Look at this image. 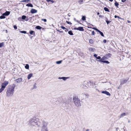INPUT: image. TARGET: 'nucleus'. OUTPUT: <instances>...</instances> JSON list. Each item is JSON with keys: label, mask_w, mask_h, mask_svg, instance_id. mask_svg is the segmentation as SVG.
I'll return each instance as SVG.
<instances>
[{"label": "nucleus", "mask_w": 131, "mask_h": 131, "mask_svg": "<svg viewBox=\"0 0 131 131\" xmlns=\"http://www.w3.org/2000/svg\"><path fill=\"white\" fill-rule=\"evenodd\" d=\"M16 87V85L13 84L10 85L7 88L6 92V96L7 97L12 96L14 93V89Z\"/></svg>", "instance_id": "1"}, {"label": "nucleus", "mask_w": 131, "mask_h": 131, "mask_svg": "<svg viewBox=\"0 0 131 131\" xmlns=\"http://www.w3.org/2000/svg\"><path fill=\"white\" fill-rule=\"evenodd\" d=\"M9 84V82L7 81H4L1 84V88L0 89V93L2 92L5 88Z\"/></svg>", "instance_id": "2"}, {"label": "nucleus", "mask_w": 131, "mask_h": 131, "mask_svg": "<svg viewBox=\"0 0 131 131\" xmlns=\"http://www.w3.org/2000/svg\"><path fill=\"white\" fill-rule=\"evenodd\" d=\"M73 99L75 105L77 106L81 105L80 100L77 97L75 96L74 97Z\"/></svg>", "instance_id": "3"}, {"label": "nucleus", "mask_w": 131, "mask_h": 131, "mask_svg": "<svg viewBox=\"0 0 131 131\" xmlns=\"http://www.w3.org/2000/svg\"><path fill=\"white\" fill-rule=\"evenodd\" d=\"M31 124L34 126L36 125L39 126L40 124V123L39 121V119L37 118L36 119H34V121L31 122Z\"/></svg>", "instance_id": "4"}, {"label": "nucleus", "mask_w": 131, "mask_h": 131, "mask_svg": "<svg viewBox=\"0 0 131 131\" xmlns=\"http://www.w3.org/2000/svg\"><path fill=\"white\" fill-rule=\"evenodd\" d=\"M74 29L75 30H78L81 31H83L84 29L82 27H80L78 28H74Z\"/></svg>", "instance_id": "5"}, {"label": "nucleus", "mask_w": 131, "mask_h": 131, "mask_svg": "<svg viewBox=\"0 0 131 131\" xmlns=\"http://www.w3.org/2000/svg\"><path fill=\"white\" fill-rule=\"evenodd\" d=\"M128 79L129 78H128L127 79H124L121 82L120 85H122L126 83Z\"/></svg>", "instance_id": "6"}, {"label": "nucleus", "mask_w": 131, "mask_h": 131, "mask_svg": "<svg viewBox=\"0 0 131 131\" xmlns=\"http://www.w3.org/2000/svg\"><path fill=\"white\" fill-rule=\"evenodd\" d=\"M22 81V79L21 78H19L15 80V81L17 83H19L21 82Z\"/></svg>", "instance_id": "7"}, {"label": "nucleus", "mask_w": 131, "mask_h": 131, "mask_svg": "<svg viewBox=\"0 0 131 131\" xmlns=\"http://www.w3.org/2000/svg\"><path fill=\"white\" fill-rule=\"evenodd\" d=\"M102 93L105 94H106L107 95L110 96L111 95V94H110V93L108 92L107 91H102Z\"/></svg>", "instance_id": "8"}, {"label": "nucleus", "mask_w": 131, "mask_h": 131, "mask_svg": "<svg viewBox=\"0 0 131 131\" xmlns=\"http://www.w3.org/2000/svg\"><path fill=\"white\" fill-rule=\"evenodd\" d=\"M107 58L105 56H103V57H102L101 59H100V60H98V61L100 62H101V61H103L104 60H106L107 59Z\"/></svg>", "instance_id": "9"}, {"label": "nucleus", "mask_w": 131, "mask_h": 131, "mask_svg": "<svg viewBox=\"0 0 131 131\" xmlns=\"http://www.w3.org/2000/svg\"><path fill=\"white\" fill-rule=\"evenodd\" d=\"M37 10L35 9H32L31 10L30 12L32 14H34L37 13Z\"/></svg>", "instance_id": "10"}, {"label": "nucleus", "mask_w": 131, "mask_h": 131, "mask_svg": "<svg viewBox=\"0 0 131 131\" xmlns=\"http://www.w3.org/2000/svg\"><path fill=\"white\" fill-rule=\"evenodd\" d=\"M10 14V12L9 11H6L5 13L3 14V15L6 16Z\"/></svg>", "instance_id": "11"}, {"label": "nucleus", "mask_w": 131, "mask_h": 131, "mask_svg": "<svg viewBox=\"0 0 131 131\" xmlns=\"http://www.w3.org/2000/svg\"><path fill=\"white\" fill-rule=\"evenodd\" d=\"M29 33L30 35H33L34 36H35V31L33 30H30L29 31Z\"/></svg>", "instance_id": "12"}, {"label": "nucleus", "mask_w": 131, "mask_h": 131, "mask_svg": "<svg viewBox=\"0 0 131 131\" xmlns=\"http://www.w3.org/2000/svg\"><path fill=\"white\" fill-rule=\"evenodd\" d=\"M89 82L90 83V85L91 86H93L95 85V82H93V81H90Z\"/></svg>", "instance_id": "13"}, {"label": "nucleus", "mask_w": 131, "mask_h": 131, "mask_svg": "<svg viewBox=\"0 0 131 131\" xmlns=\"http://www.w3.org/2000/svg\"><path fill=\"white\" fill-rule=\"evenodd\" d=\"M42 131H48L47 129V128L45 126H43L42 127Z\"/></svg>", "instance_id": "14"}, {"label": "nucleus", "mask_w": 131, "mask_h": 131, "mask_svg": "<svg viewBox=\"0 0 131 131\" xmlns=\"http://www.w3.org/2000/svg\"><path fill=\"white\" fill-rule=\"evenodd\" d=\"M32 76V74L30 73L28 75L27 78L28 79H29L31 78Z\"/></svg>", "instance_id": "15"}, {"label": "nucleus", "mask_w": 131, "mask_h": 131, "mask_svg": "<svg viewBox=\"0 0 131 131\" xmlns=\"http://www.w3.org/2000/svg\"><path fill=\"white\" fill-rule=\"evenodd\" d=\"M89 50L91 52H94L95 51V48H90L89 49Z\"/></svg>", "instance_id": "16"}, {"label": "nucleus", "mask_w": 131, "mask_h": 131, "mask_svg": "<svg viewBox=\"0 0 131 131\" xmlns=\"http://www.w3.org/2000/svg\"><path fill=\"white\" fill-rule=\"evenodd\" d=\"M26 6H28V7H33V6L32 4L31 3H28L26 5Z\"/></svg>", "instance_id": "17"}, {"label": "nucleus", "mask_w": 131, "mask_h": 131, "mask_svg": "<svg viewBox=\"0 0 131 131\" xmlns=\"http://www.w3.org/2000/svg\"><path fill=\"white\" fill-rule=\"evenodd\" d=\"M21 2L28 3L30 2V0H23L20 1Z\"/></svg>", "instance_id": "18"}, {"label": "nucleus", "mask_w": 131, "mask_h": 131, "mask_svg": "<svg viewBox=\"0 0 131 131\" xmlns=\"http://www.w3.org/2000/svg\"><path fill=\"white\" fill-rule=\"evenodd\" d=\"M89 42L91 44H93L94 42V41L92 39H90L89 40Z\"/></svg>", "instance_id": "19"}, {"label": "nucleus", "mask_w": 131, "mask_h": 131, "mask_svg": "<svg viewBox=\"0 0 131 131\" xmlns=\"http://www.w3.org/2000/svg\"><path fill=\"white\" fill-rule=\"evenodd\" d=\"M116 7L117 8H118V6L119 4L117 2H116L114 3Z\"/></svg>", "instance_id": "20"}, {"label": "nucleus", "mask_w": 131, "mask_h": 131, "mask_svg": "<svg viewBox=\"0 0 131 131\" xmlns=\"http://www.w3.org/2000/svg\"><path fill=\"white\" fill-rule=\"evenodd\" d=\"M114 17L115 18H118V19H121L123 20H124V19L121 18V17L118 16H117L116 15H115L114 16Z\"/></svg>", "instance_id": "21"}, {"label": "nucleus", "mask_w": 131, "mask_h": 131, "mask_svg": "<svg viewBox=\"0 0 131 131\" xmlns=\"http://www.w3.org/2000/svg\"><path fill=\"white\" fill-rule=\"evenodd\" d=\"M101 62L104 63H106L107 64H109L110 63V62L107 60H104L103 61H102Z\"/></svg>", "instance_id": "22"}, {"label": "nucleus", "mask_w": 131, "mask_h": 131, "mask_svg": "<svg viewBox=\"0 0 131 131\" xmlns=\"http://www.w3.org/2000/svg\"><path fill=\"white\" fill-rule=\"evenodd\" d=\"M86 17L85 16H82L81 19L83 21H84L86 20Z\"/></svg>", "instance_id": "23"}, {"label": "nucleus", "mask_w": 131, "mask_h": 131, "mask_svg": "<svg viewBox=\"0 0 131 131\" xmlns=\"http://www.w3.org/2000/svg\"><path fill=\"white\" fill-rule=\"evenodd\" d=\"M25 68L26 69H29V65L28 64H26L25 66Z\"/></svg>", "instance_id": "24"}, {"label": "nucleus", "mask_w": 131, "mask_h": 131, "mask_svg": "<svg viewBox=\"0 0 131 131\" xmlns=\"http://www.w3.org/2000/svg\"><path fill=\"white\" fill-rule=\"evenodd\" d=\"M126 115V113H123L121 114L120 115V117H122V116H125Z\"/></svg>", "instance_id": "25"}, {"label": "nucleus", "mask_w": 131, "mask_h": 131, "mask_svg": "<svg viewBox=\"0 0 131 131\" xmlns=\"http://www.w3.org/2000/svg\"><path fill=\"white\" fill-rule=\"evenodd\" d=\"M104 9L106 12H110V11H109V9H108V8L106 7H105L104 8Z\"/></svg>", "instance_id": "26"}, {"label": "nucleus", "mask_w": 131, "mask_h": 131, "mask_svg": "<svg viewBox=\"0 0 131 131\" xmlns=\"http://www.w3.org/2000/svg\"><path fill=\"white\" fill-rule=\"evenodd\" d=\"M68 34L71 35H73V33L72 32V30H70L69 31Z\"/></svg>", "instance_id": "27"}, {"label": "nucleus", "mask_w": 131, "mask_h": 131, "mask_svg": "<svg viewBox=\"0 0 131 131\" xmlns=\"http://www.w3.org/2000/svg\"><path fill=\"white\" fill-rule=\"evenodd\" d=\"M5 15H3V14L2 15L0 16V18L1 19L5 18Z\"/></svg>", "instance_id": "28"}, {"label": "nucleus", "mask_w": 131, "mask_h": 131, "mask_svg": "<svg viewBox=\"0 0 131 131\" xmlns=\"http://www.w3.org/2000/svg\"><path fill=\"white\" fill-rule=\"evenodd\" d=\"M42 28V27L39 26H36V28L37 29H40Z\"/></svg>", "instance_id": "29"}, {"label": "nucleus", "mask_w": 131, "mask_h": 131, "mask_svg": "<svg viewBox=\"0 0 131 131\" xmlns=\"http://www.w3.org/2000/svg\"><path fill=\"white\" fill-rule=\"evenodd\" d=\"M4 45V43L3 42L0 43V48L2 47Z\"/></svg>", "instance_id": "30"}, {"label": "nucleus", "mask_w": 131, "mask_h": 131, "mask_svg": "<svg viewBox=\"0 0 131 131\" xmlns=\"http://www.w3.org/2000/svg\"><path fill=\"white\" fill-rule=\"evenodd\" d=\"M46 1L48 2H51L52 3H53L54 2V1L53 0H46Z\"/></svg>", "instance_id": "31"}, {"label": "nucleus", "mask_w": 131, "mask_h": 131, "mask_svg": "<svg viewBox=\"0 0 131 131\" xmlns=\"http://www.w3.org/2000/svg\"><path fill=\"white\" fill-rule=\"evenodd\" d=\"M26 17V16L25 15H23L22 16V19H25Z\"/></svg>", "instance_id": "32"}, {"label": "nucleus", "mask_w": 131, "mask_h": 131, "mask_svg": "<svg viewBox=\"0 0 131 131\" xmlns=\"http://www.w3.org/2000/svg\"><path fill=\"white\" fill-rule=\"evenodd\" d=\"M20 32L21 33H24V34H26L27 32L25 31H20Z\"/></svg>", "instance_id": "33"}, {"label": "nucleus", "mask_w": 131, "mask_h": 131, "mask_svg": "<svg viewBox=\"0 0 131 131\" xmlns=\"http://www.w3.org/2000/svg\"><path fill=\"white\" fill-rule=\"evenodd\" d=\"M99 33L103 37H104V34L102 32L100 31V32Z\"/></svg>", "instance_id": "34"}, {"label": "nucleus", "mask_w": 131, "mask_h": 131, "mask_svg": "<svg viewBox=\"0 0 131 131\" xmlns=\"http://www.w3.org/2000/svg\"><path fill=\"white\" fill-rule=\"evenodd\" d=\"M62 61H59L56 62V63L57 64H59L61 63Z\"/></svg>", "instance_id": "35"}, {"label": "nucleus", "mask_w": 131, "mask_h": 131, "mask_svg": "<svg viewBox=\"0 0 131 131\" xmlns=\"http://www.w3.org/2000/svg\"><path fill=\"white\" fill-rule=\"evenodd\" d=\"M106 22L107 24H108L109 23H110V22L108 21L107 18H106Z\"/></svg>", "instance_id": "36"}, {"label": "nucleus", "mask_w": 131, "mask_h": 131, "mask_svg": "<svg viewBox=\"0 0 131 131\" xmlns=\"http://www.w3.org/2000/svg\"><path fill=\"white\" fill-rule=\"evenodd\" d=\"M66 22L68 24H69L70 25H71L72 24V23H71L70 22L68 21H66Z\"/></svg>", "instance_id": "37"}, {"label": "nucleus", "mask_w": 131, "mask_h": 131, "mask_svg": "<svg viewBox=\"0 0 131 131\" xmlns=\"http://www.w3.org/2000/svg\"><path fill=\"white\" fill-rule=\"evenodd\" d=\"M61 79H62L63 80H65L66 79H67V78L66 77H62Z\"/></svg>", "instance_id": "38"}, {"label": "nucleus", "mask_w": 131, "mask_h": 131, "mask_svg": "<svg viewBox=\"0 0 131 131\" xmlns=\"http://www.w3.org/2000/svg\"><path fill=\"white\" fill-rule=\"evenodd\" d=\"M42 20L43 21L45 22H46L47 21V20L45 19H42Z\"/></svg>", "instance_id": "39"}, {"label": "nucleus", "mask_w": 131, "mask_h": 131, "mask_svg": "<svg viewBox=\"0 0 131 131\" xmlns=\"http://www.w3.org/2000/svg\"><path fill=\"white\" fill-rule=\"evenodd\" d=\"M107 56H109L110 57L111 56V54L110 53H109L106 55Z\"/></svg>", "instance_id": "40"}, {"label": "nucleus", "mask_w": 131, "mask_h": 131, "mask_svg": "<svg viewBox=\"0 0 131 131\" xmlns=\"http://www.w3.org/2000/svg\"><path fill=\"white\" fill-rule=\"evenodd\" d=\"M96 59H100H100H101V57L100 56H98V57H97L96 58Z\"/></svg>", "instance_id": "41"}, {"label": "nucleus", "mask_w": 131, "mask_h": 131, "mask_svg": "<svg viewBox=\"0 0 131 131\" xmlns=\"http://www.w3.org/2000/svg\"><path fill=\"white\" fill-rule=\"evenodd\" d=\"M61 27L62 29H66V28H65L63 26H61Z\"/></svg>", "instance_id": "42"}, {"label": "nucleus", "mask_w": 131, "mask_h": 131, "mask_svg": "<svg viewBox=\"0 0 131 131\" xmlns=\"http://www.w3.org/2000/svg\"><path fill=\"white\" fill-rule=\"evenodd\" d=\"M97 55L96 54H94L93 55L94 56V57H95L96 58L97 57Z\"/></svg>", "instance_id": "43"}, {"label": "nucleus", "mask_w": 131, "mask_h": 131, "mask_svg": "<svg viewBox=\"0 0 131 131\" xmlns=\"http://www.w3.org/2000/svg\"><path fill=\"white\" fill-rule=\"evenodd\" d=\"M14 28L15 29H17V26H16V25H14Z\"/></svg>", "instance_id": "44"}, {"label": "nucleus", "mask_w": 131, "mask_h": 131, "mask_svg": "<svg viewBox=\"0 0 131 131\" xmlns=\"http://www.w3.org/2000/svg\"><path fill=\"white\" fill-rule=\"evenodd\" d=\"M95 32L94 31H93L92 32V35H95Z\"/></svg>", "instance_id": "45"}, {"label": "nucleus", "mask_w": 131, "mask_h": 131, "mask_svg": "<svg viewBox=\"0 0 131 131\" xmlns=\"http://www.w3.org/2000/svg\"><path fill=\"white\" fill-rule=\"evenodd\" d=\"M57 31L59 32L60 33H62L63 32V31H60L59 30L57 29Z\"/></svg>", "instance_id": "46"}, {"label": "nucleus", "mask_w": 131, "mask_h": 131, "mask_svg": "<svg viewBox=\"0 0 131 131\" xmlns=\"http://www.w3.org/2000/svg\"><path fill=\"white\" fill-rule=\"evenodd\" d=\"M95 30H96V31L97 32H99L101 31L100 30H99V29H97V28L95 29Z\"/></svg>", "instance_id": "47"}, {"label": "nucleus", "mask_w": 131, "mask_h": 131, "mask_svg": "<svg viewBox=\"0 0 131 131\" xmlns=\"http://www.w3.org/2000/svg\"><path fill=\"white\" fill-rule=\"evenodd\" d=\"M95 30H96V31L97 32H99L101 31L100 30H99V29H97V28L95 29Z\"/></svg>", "instance_id": "48"}, {"label": "nucleus", "mask_w": 131, "mask_h": 131, "mask_svg": "<svg viewBox=\"0 0 131 131\" xmlns=\"http://www.w3.org/2000/svg\"><path fill=\"white\" fill-rule=\"evenodd\" d=\"M95 30H96V31L97 32H99L101 31L100 30H99V29H97V28L95 29Z\"/></svg>", "instance_id": "49"}, {"label": "nucleus", "mask_w": 131, "mask_h": 131, "mask_svg": "<svg viewBox=\"0 0 131 131\" xmlns=\"http://www.w3.org/2000/svg\"><path fill=\"white\" fill-rule=\"evenodd\" d=\"M65 31L66 32H67V31H68V29L67 28H66L65 29Z\"/></svg>", "instance_id": "50"}, {"label": "nucleus", "mask_w": 131, "mask_h": 131, "mask_svg": "<svg viewBox=\"0 0 131 131\" xmlns=\"http://www.w3.org/2000/svg\"><path fill=\"white\" fill-rule=\"evenodd\" d=\"M83 2V0H79V2L80 3H81Z\"/></svg>", "instance_id": "51"}, {"label": "nucleus", "mask_w": 131, "mask_h": 131, "mask_svg": "<svg viewBox=\"0 0 131 131\" xmlns=\"http://www.w3.org/2000/svg\"><path fill=\"white\" fill-rule=\"evenodd\" d=\"M106 41H107L105 39H104L103 40V42L104 43H106Z\"/></svg>", "instance_id": "52"}, {"label": "nucleus", "mask_w": 131, "mask_h": 131, "mask_svg": "<svg viewBox=\"0 0 131 131\" xmlns=\"http://www.w3.org/2000/svg\"><path fill=\"white\" fill-rule=\"evenodd\" d=\"M126 0H122L121 1L122 2H125L126 1Z\"/></svg>", "instance_id": "53"}, {"label": "nucleus", "mask_w": 131, "mask_h": 131, "mask_svg": "<svg viewBox=\"0 0 131 131\" xmlns=\"http://www.w3.org/2000/svg\"><path fill=\"white\" fill-rule=\"evenodd\" d=\"M127 22L128 23H130V21L128 20H127Z\"/></svg>", "instance_id": "54"}, {"label": "nucleus", "mask_w": 131, "mask_h": 131, "mask_svg": "<svg viewBox=\"0 0 131 131\" xmlns=\"http://www.w3.org/2000/svg\"><path fill=\"white\" fill-rule=\"evenodd\" d=\"M99 14H100V13L99 12H97V15H99Z\"/></svg>", "instance_id": "55"}, {"label": "nucleus", "mask_w": 131, "mask_h": 131, "mask_svg": "<svg viewBox=\"0 0 131 131\" xmlns=\"http://www.w3.org/2000/svg\"><path fill=\"white\" fill-rule=\"evenodd\" d=\"M99 17H102V15H100L99 16Z\"/></svg>", "instance_id": "56"}, {"label": "nucleus", "mask_w": 131, "mask_h": 131, "mask_svg": "<svg viewBox=\"0 0 131 131\" xmlns=\"http://www.w3.org/2000/svg\"><path fill=\"white\" fill-rule=\"evenodd\" d=\"M89 130V129H87L86 130V131H88Z\"/></svg>", "instance_id": "57"}, {"label": "nucleus", "mask_w": 131, "mask_h": 131, "mask_svg": "<svg viewBox=\"0 0 131 131\" xmlns=\"http://www.w3.org/2000/svg\"><path fill=\"white\" fill-rule=\"evenodd\" d=\"M95 29H96V28H93V29H95Z\"/></svg>", "instance_id": "58"}]
</instances>
